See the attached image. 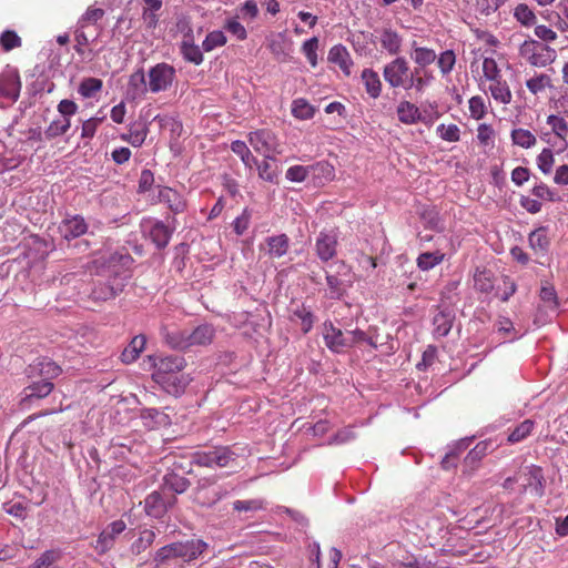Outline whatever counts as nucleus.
<instances>
[{
	"mask_svg": "<svg viewBox=\"0 0 568 568\" xmlns=\"http://www.w3.org/2000/svg\"><path fill=\"white\" fill-rule=\"evenodd\" d=\"M239 454L232 446H216L209 450L192 454V463L200 467L230 468L232 473L240 468Z\"/></svg>",
	"mask_w": 568,
	"mask_h": 568,
	"instance_id": "f257e3e1",
	"label": "nucleus"
},
{
	"mask_svg": "<svg viewBox=\"0 0 568 568\" xmlns=\"http://www.w3.org/2000/svg\"><path fill=\"white\" fill-rule=\"evenodd\" d=\"M519 55L532 67L545 68L556 60L557 53L555 49L529 39L519 47Z\"/></svg>",
	"mask_w": 568,
	"mask_h": 568,
	"instance_id": "f03ea898",
	"label": "nucleus"
},
{
	"mask_svg": "<svg viewBox=\"0 0 568 568\" xmlns=\"http://www.w3.org/2000/svg\"><path fill=\"white\" fill-rule=\"evenodd\" d=\"M229 489L216 484L215 477H203L197 480L194 501L202 507H211L226 497Z\"/></svg>",
	"mask_w": 568,
	"mask_h": 568,
	"instance_id": "7ed1b4c3",
	"label": "nucleus"
},
{
	"mask_svg": "<svg viewBox=\"0 0 568 568\" xmlns=\"http://www.w3.org/2000/svg\"><path fill=\"white\" fill-rule=\"evenodd\" d=\"M412 72L406 59L398 57L384 67L383 75L390 88L407 90Z\"/></svg>",
	"mask_w": 568,
	"mask_h": 568,
	"instance_id": "20e7f679",
	"label": "nucleus"
},
{
	"mask_svg": "<svg viewBox=\"0 0 568 568\" xmlns=\"http://www.w3.org/2000/svg\"><path fill=\"white\" fill-rule=\"evenodd\" d=\"M176 78L173 65L160 62L153 65L148 72V89L151 93H159L171 88Z\"/></svg>",
	"mask_w": 568,
	"mask_h": 568,
	"instance_id": "39448f33",
	"label": "nucleus"
},
{
	"mask_svg": "<svg viewBox=\"0 0 568 568\" xmlns=\"http://www.w3.org/2000/svg\"><path fill=\"white\" fill-rule=\"evenodd\" d=\"M247 138L252 148L266 159H273V154L281 153L276 135L270 130L261 129L250 132Z\"/></svg>",
	"mask_w": 568,
	"mask_h": 568,
	"instance_id": "423d86ee",
	"label": "nucleus"
},
{
	"mask_svg": "<svg viewBox=\"0 0 568 568\" xmlns=\"http://www.w3.org/2000/svg\"><path fill=\"white\" fill-rule=\"evenodd\" d=\"M178 27L180 30L186 29L183 40L181 42V54L183 55V59L187 62L194 63L195 65H199L203 62V53L199 45L194 43L193 39V31L191 27L189 26L187 21H179Z\"/></svg>",
	"mask_w": 568,
	"mask_h": 568,
	"instance_id": "0eeeda50",
	"label": "nucleus"
},
{
	"mask_svg": "<svg viewBox=\"0 0 568 568\" xmlns=\"http://www.w3.org/2000/svg\"><path fill=\"white\" fill-rule=\"evenodd\" d=\"M21 79L19 71L13 68H7L0 73V94L16 102L20 97L21 91Z\"/></svg>",
	"mask_w": 568,
	"mask_h": 568,
	"instance_id": "6e6552de",
	"label": "nucleus"
},
{
	"mask_svg": "<svg viewBox=\"0 0 568 568\" xmlns=\"http://www.w3.org/2000/svg\"><path fill=\"white\" fill-rule=\"evenodd\" d=\"M126 528V525L123 520H114L106 526V528L99 535L95 540L94 549L99 555L106 554L110 549L113 548L115 538L121 532H123Z\"/></svg>",
	"mask_w": 568,
	"mask_h": 568,
	"instance_id": "1a4fd4ad",
	"label": "nucleus"
},
{
	"mask_svg": "<svg viewBox=\"0 0 568 568\" xmlns=\"http://www.w3.org/2000/svg\"><path fill=\"white\" fill-rule=\"evenodd\" d=\"M323 338L327 348L334 353H343L349 348L347 329L343 332L335 327L332 322L324 323Z\"/></svg>",
	"mask_w": 568,
	"mask_h": 568,
	"instance_id": "9d476101",
	"label": "nucleus"
},
{
	"mask_svg": "<svg viewBox=\"0 0 568 568\" xmlns=\"http://www.w3.org/2000/svg\"><path fill=\"white\" fill-rule=\"evenodd\" d=\"M185 366L186 363L182 356L171 355L162 357L154 364L153 379L159 383L162 381V377L180 373Z\"/></svg>",
	"mask_w": 568,
	"mask_h": 568,
	"instance_id": "9b49d317",
	"label": "nucleus"
},
{
	"mask_svg": "<svg viewBox=\"0 0 568 568\" xmlns=\"http://www.w3.org/2000/svg\"><path fill=\"white\" fill-rule=\"evenodd\" d=\"M173 544V550L176 551L181 564L184 566L186 562H191L199 558L207 545L201 539H190L185 541H176Z\"/></svg>",
	"mask_w": 568,
	"mask_h": 568,
	"instance_id": "f8f14e48",
	"label": "nucleus"
},
{
	"mask_svg": "<svg viewBox=\"0 0 568 568\" xmlns=\"http://www.w3.org/2000/svg\"><path fill=\"white\" fill-rule=\"evenodd\" d=\"M158 201L164 203L174 215L183 213L187 207L185 197L169 186H158Z\"/></svg>",
	"mask_w": 568,
	"mask_h": 568,
	"instance_id": "ddd939ff",
	"label": "nucleus"
},
{
	"mask_svg": "<svg viewBox=\"0 0 568 568\" xmlns=\"http://www.w3.org/2000/svg\"><path fill=\"white\" fill-rule=\"evenodd\" d=\"M310 171H320L327 179H332L334 168L327 162H318L311 166L293 165L286 171V179L292 182H303L308 176Z\"/></svg>",
	"mask_w": 568,
	"mask_h": 568,
	"instance_id": "4468645a",
	"label": "nucleus"
},
{
	"mask_svg": "<svg viewBox=\"0 0 568 568\" xmlns=\"http://www.w3.org/2000/svg\"><path fill=\"white\" fill-rule=\"evenodd\" d=\"M291 246L290 237L286 234L272 235L265 239L260 251L264 252L268 258H280L284 256Z\"/></svg>",
	"mask_w": 568,
	"mask_h": 568,
	"instance_id": "2eb2a0df",
	"label": "nucleus"
},
{
	"mask_svg": "<svg viewBox=\"0 0 568 568\" xmlns=\"http://www.w3.org/2000/svg\"><path fill=\"white\" fill-rule=\"evenodd\" d=\"M523 475L525 477L523 491H526L529 488L537 497H541L544 495L545 487L542 468L536 465H530L525 467Z\"/></svg>",
	"mask_w": 568,
	"mask_h": 568,
	"instance_id": "dca6fc26",
	"label": "nucleus"
},
{
	"mask_svg": "<svg viewBox=\"0 0 568 568\" xmlns=\"http://www.w3.org/2000/svg\"><path fill=\"white\" fill-rule=\"evenodd\" d=\"M123 291V285L113 281H98L91 291V298L97 302H105L114 298Z\"/></svg>",
	"mask_w": 568,
	"mask_h": 568,
	"instance_id": "f3484780",
	"label": "nucleus"
},
{
	"mask_svg": "<svg viewBox=\"0 0 568 568\" xmlns=\"http://www.w3.org/2000/svg\"><path fill=\"white\" fill-rule=\"evenodd\" d=\"M214 329L210 325H201L189 332L187 339L174 341L173 344L182 347H190L193 345H206L213 341Z\"/></svg>",
	"mask_w": 568,
	"mask_h": 568,
	"instance_id": "a211bd4d",
	"label": "nucleus"
},
{
	"mask_svg": "<svg viewBox=\"0 0 568 568\" xmlns=\"http://www.w3.org/2000/svg\"><path fill=\"white\" fill-rule=\"evenodd\" d=\"M88 231V224L83 216L73 215L70 217H65L61 225L60 232L65 240L77 239Z\"/></svg>",
	"mask_w": 568,
	"mask_h": 568,
	"instance_id": "6ab92c4d",
	"label": "nucleus"
},
{
	"mask_svg": "<svg viewBox=\"0 0 568 568\" xmlns=\"http://www.w3.org/2000/svg\"><path fill=\"white\" fill-rule=\"evenodd\" d=\"M337 239L334 234L321 232L316 239L315 250L321 261L327 262L336 255Z\"/></svg>",
	"mask_w": 568,
	"mask_h": 568,
	"instance_id": "aec40b11",
	"label": "nucleus"
},
{
	"mask_svg": "<svg viewBox=\"0 0 568 568\" xmlns=\"http://www.w3.org/2000/svg\"><path fill=\"white\" fill-rule=\"evenodd\" d=\"M396 114L398 121L406 125H413L418 122L426 123L425 118H423L419 108L407 100H403L398 103L396 108Z\"/></svg>",
	"mask_w": 568,
	"mask_h": 568,
	"instance_id": "412c9836",
	"label": "nucleus"
},
{
	"mask_svg": "<svg viewBox=\"0 0 568 568\" xmlns=\"http://www.w3.org/2000/svg\"><path fill=\"white\" fill-rule=\"evenodd\" d=\"M173 544L161 547L154 555V568H183Z\"/></svg>",
	"mask_w": 568,
	"mask_h": 568,
	"instance_id": "4be33fe9",
	"label": "nucleus"
},
{
	"mask_svg": "<svg viewBox=\"0 0 568 568\" xmlns=\"http://www.w3.org/2000/svg\"><path fill=\"white\" fill-rule=\"evenodd\" d=\"M327 60L339 67L342 72L346 75H351V69L353 67V60L346 47L336 44L328 51Z\"/></svg>",
	"mask_w": 568,
	"mask_h": 568,
	"instance_id": "5701e85b",
	"label": "nucleus"
},
{
	"mask_svg": "<svg viewBox=\"0 0 568 568\" xmlns=\"http://www.w3.org/2000/svg\"><path fill=\"white\" fill-rule=\"evenodd\" d=\"M54 385L50 381H38L33 382L29 386L23 389L24 396L21 399V403H31L33 399H42L51 394Z\"/></svg>",
	"mask_w": 568,
	"mask_h": 568,
	"instance_id": "b1692460",
	"label": "nucleus"
},
{
	"mask_svg": "<svg viewBox=\"0 0 568 568\" xmlns=\"http://www.w3.org/2000/svg\"><path fill=\"white\" fill-rule=\"evenodd\" d=\"M171 223L175 224L174 217H172ZM174 230H175V225H173L171 227L170 225H166L162 221H156L153 224V226L150 229V232H149L150 239L156 245L158 248H163L169 244Z\"/></svg>",
	"mask_w": 568,
	"mask_h": 568,
	"instance_id": "393cba45",
	"label": "nucleus"
},
{
	"mask_svg": "<svg viewBox=\"0 0 568 568\" xmlns=\"http://www.w3.org/2000/svg\"><path fill=\"white\" fill-rule=\"evenodd\" d=\"M190 382V376L180 372L174 375H170L169 377H162V381L158 384L161 385L169 394L179 396L185 390Z\"/></svg>",
	"mask_w": 568,
	"mask_h": 568,
	"instance_id": "a878e982",
	"label": "nucleus"
},
{
	"mask_svg": "<svg viewBox=\"0 0 568 568\" xmlns=\"http://www.w3.org/2000/svg\"><path fill=\"white\" fill-rule=\"evenodd\" d=\"M144 510L145 513L153 518H161L165 515L168 510L166 501L163 499V496L159 491H152L144 499Z\"/></svg>",
	"mask_w": 568,
	"mask_h": 568,
	"instance_id": "bb28decb",
	"label": "nucleus"
},
{
	"mask_svg": "<svg viewBox=\"0 0 568 568\" xmlns=\"http://www.w3.org/2000/svg\"><path fill=\"white\" fill-rule=\"evenodd\" d=\"M146 337L142 334L134 336L129 345L121 353V361L124 364L135 362L145 348Z\"/></svg>",
	"mask_w": 568,
	"mask_h": 568,
	"instance_id": "cd10ccee",
	"label": "nucleus"
},
{
	"mask_svg": "<svg viewBox=\"0 0 568 568\" xmlns=\"http://www.w3.org/2000/svg\"><path fill=\"white\" fill-rule=\"evenodd\" d=\"M493 99L501 104H509L513 100V93L506 80L503 78L491 81L488 87Z\"/></svg>",
	"mask_w": 568,
	"mask_h": 568,
	"instance_id": "c85d7f7f",
	"label": "nucleus"
},
{
	"mask_svg": "<svg viewBox=\"0 0 568 568\" xmlns=\"http://www.w3.org/2000/svg\"><path fill=\"white\" fill-rule=\"evenodd\" d=\"M423 529L430 542L436 541L438 538L444 537L443 532L446 529V520L443 516H432L424 523Z\"/></svg>",
	"mask_w": 568,
	"mask_h": 568,
	"instance_id": "c756f323",
	"label": "nucleus"
},
{
	"mask_svg": "<svg viewBox=\"0 0 568 568\" xmlns=\"http://www.w3.org/2000/svg\"><path fill=\"white\" fill-rule=\"evenodd\" d=\"M361 79L367 94L373 99H377L382 92V82L378 73L373 69H364Z\"/></svg>",
	"mask_w": 568,
	"mask_h": 568,
	"instance_id": "7c9ffc66",
	"label": "nucleus"
},
{
	"mask_svg": "<svg viewBox=\"0 0 568 568\" xmlns=\"http://www.w3.org/2000/svg\"><path fill=\"white\" fill-rule=\"evenodd\" d=\"M268 49L280 62H285L290 58V43L282 34H277V37L270 41Z\"/></svg>",
	"mask_w": 568,
	"mask_h": 568,
	"instance_id": "2f4dec72",
	"label": "nucleus"
},
{
	"mask_svg": "<svg viewBox=\"0 0 568 568\" xmlns=\"http://www.w3.org/2000/svg\"><path fill=\"white\" fill-rule=\"evenodd\" d=\"M412 59L417 65L415 69H425L436 61L437 55L433 49L415 47L412 53Z\"/></svg>",
	"mask_w": 568,
	"mask_h": 568,
	"instance_id": "473e14b6",
	"label": "nucleus"
},
{
	"mask_svg": "<svg viewBox=\"0 0 568 568\" xmlns=\"http://www.w3.org/2000/svg\"><path fill=\"white\" fill-rule=\"evenodd\" d=\"M71 128L70 119H54L50 122V124L45 128L43 134L45 140H53L58 136L65 134Z\"/></svg>",
	"mask_w": 568,
	"mask_h": 568,
	"instance_id": "72a5a7b5",
	"label": "nucleus"
},
{
	"mask_svg": "<svg viewBox=\"0 0 568 568\" xmlns=\"http://www.w3.org/2000/svg\"><path fill=\"white\" fill-rule=\"evenodd\" d=\"M444 260L445 253H443L440 250H436L435 252H425L419 254L416 263L419 270L429 271L436 265L440 264Z\"/></svg>",
	"mask_w": 568,
	"mask_h": 568,
	"instance_id": "f704fd0d",
	"label": "nucleus"
},
{
	"mask_svg": "<svg viewBox=\"0 0 568 568\" xmlns=\"http://www.w3.org/2000/svg\"><path fill=\"white\" fill-rule=\"evenodd\" d=\"M434 334L437 337L446 336L453 327V316L450 313L440 311L433 318Z\"/></svg>",
	"mask_w": 568,
	"mask_h": 568,
	"instance_id": "c9c22d12",
	"label": "nucleus"
},
{
	"mask_svg": "<svg viewBox=\"0 0 568 568\" xmlns=\"http://www.w3.org/2000/svg\"><path fill=\"white\" fill-rule=\"evenodd\" d=\"M550 241L546 227H539L529 234V245L537 253H545Z\"/></svg>",
	"mask_w": 568,
	"mask_h": 568,
	"instance_id": "e433bc0d",
	"label": "nucleus"
},
{
	"mask_svg": "<svg viewBox=\"0 0 568 568\" xmlns=\"http://www.w3.org/2000/svg\"><path fill=\"white\" fill-rule=\"evenodd\" d=\"M381 45L390 54H397L400 50L402 39L397 32L386 29L381 34Z\"/></svg>",
	"mask_w": 568,
	"mask_h": 568,
	"instance_id": "4c0bfd02",
	"label": "nucleus"
},
{
	"mask_svg": "<svg viewBox=\"0 0 568 568\" xmlns=\"http://www.w3.org/2000/svg\"><path fill=\"white\" fill-rule=\"evenodd\" d=\"M148 135V128L144 124H133L129 129L128 134H123L121 136L122 140L129 142L132 146L139 148L141 146Z\"/></svg>",
	"mask_w": 568,
	"mask_h": 568,
	"instance_id": "58836bf2",
	"label": "nucleus"
},
{
	"mask_svg": "<svg viewBox=\"0 0 568 568\" xmlns=\"http://www.w3.org/2000/svg\"><path fill=\"white\" fill-rule=\"evenodd\" d=\"M103 87L102 80L98 78H84L79 84L78 92L84 99L95 97Z\"/></svg>",
	"mask_w": 568,
	"mask_h": 568,
	"instance_id": "ea45409f",
	"label": "nucleus"
},
{
	"mask_svg": "<svg viewBox=\"0 0 568 568\" xmlns=\"http://www.w3.org/2000/svg\"><path fill=\"white\" fill-rule=\"evenodd\" d=\"M510 138L515 145L523 149H530L537 142L536 136L529 130L523 128L514 129L510 133Z\"/></svg>",
	"mask_w": 568,
	"mask_h": 568,
	"instance_id": "a19ab883",
	"label": "nucleus"
},
{
	"mask_svg": "<svg viewBox=\"0 0 568 568\" xmlns=\"http://www.w3.org/2000/svg\"><path fill=\"white\" fill-rule=\"evenodd\" d=\"M129 88L130 91H132L134 98L150 92L148 89V80L142 69L136 70L130 75Z\"/></svg>",
	"mask_w": 568,
	"mask_h": 568,
	"instance_id": "79ce46f5",
	"label": "nucleus"
},
{
	"mask_svg": "<svg viewBox=\"0 0 568 568\" xmlns=\"http://www.w3.org/2000/svg\"><path fill=\"white\" fill-rule=\"evenodd\" d=\"M535 427V423L531 419H525L518 426H516L508 435L507 440L510 444H516L527 438Z\"/></svg>",
	"mask_w": 568,
	"mask_h": 568,
	"instance_id": "37998d69",
	"label": "nucleus"
},
{
	"mask_svg": "<svg viewBox=\"0 0 568 568\" xmlns=\"http://www.w3.org/2000/svg\"><path fill=\"white\" fill-rule=\"evenodd\" d=\"M474 287L481 293H490L494 288L491 273L477 268L474 275Z\"/></svg>",
	"mask_w": 568,
	"mask_h": 568,
	"instance_id": "c03bdc74",
	"label": "nucleus"
},
{
	"mask_svg": "<svg viewBox=\"0 0 568 568\" xmlns=\"http://www.w3.org/2000/svg\"><path fill=\"white\" fill-rule=\"evenodd\" d=\"M155 540V532L151 529H144L140 532L139 538L132 544L131 551L140 555L146 550Z\"/></svg>",
	"mask_w": 568,
	"mask_h": 568,
	"instance_id": "a18cd8bd",
	"label": "nucleus"
},
{
	"mask_svg": "<svg viewBox=\"0 0 568 568\" xmlns=\"http://www.w3.org/2000/svg\"><path fill=\"white\" fill-rule=\"evenodd\" d=\"M469 115L474 120H481L487 114L486 99L481 95H474L468 101Z\"/></svg>",
	"mask_w": 568,
	"mask_h": 568,
	"instance_id": "49530a36",
	"label": "nucleus"
},
{
	"mask_svg": "<svg viewBox=\"0 0 568 568\" xmlns=\"http://www.w3.org/2000/svg\"><path fill=\"white\" fill-rule=\"evenodd\" d=\"M526 87L532 94H538L551 87V79L548 74L540 73L526 81Z\"/></svg>",
	"mask_w": 568,
	"mask_h": 568,
	"instance_id": "de8ad7c7",
	"label": "nucleus"
},
{
	"mask_svg": "<svg viewBox=\"0 0 568 568\" xmlns=\"http://www.w3.org/2000/svg\"><path fill=\"white\" fill-rule=\"evenodd\" d=\"M265 508V501L261 498L235 500L233 509L237 513H256Z\"/></svg>",
	"mask_w": 568,
	"mask_h": 568,
	"instance_id": "09e8293b",
	"label": "nucleus"
},
{
	"mask_svg": "<svg viewBox=\"0 0 568 568\" xmlns=\"http://www.w3.org/2000/svg\"><path fill=\"white\" fill-rule=\"evenodd\" d=\"M314 108L305 99H296L292 103V114L296 119L308 120L314 116Z\"/></svg>",
	"mask_w": 568,
	"mask_h": 568,
	"instance_id": "8fccbe9b",
	"label": "nucleus"
},
{
	"mask_svg": "<svg viewBox=\"0 0 568 568\" xmlns=\"http://www.w3.org/2000/svg\"><path fill=\"white\" fill-rule=\"evenodd\" d=\"M547 124L550 125L552 133L557 138L564 141L566 140L568 135V123L564 118L556 114H550L547 118Z\"/></svg>",
	"mask_w": 568,
	"mask_h": 568,
	"instance_id": "3c124183",
	"label": "nucleus"
},
{
	"mask_svg": "<svg viewBox=\"0 0 568 568\" xmlns=\"http://www.w3.org/2000/svg\"><path fill=\"white\" fill-rule=\"evenodd\" d=\"M514 17L525 27L534 26L537 20L535 12L526 3H520L515 8Z\"/></svg>",
	"mask_w": 568,
	"mask_h": 568,
	"instance_id": "603ef678",
	"label": "nucleus"
},
{
	"mask_svg": "<svg viewBox=\"0 0 568 568\" xmlns=\"http://www.w3.org/2000/svg\"><path fill=\"white\" fill-rule=\"evenodd\" d=\"M438 136L447 142H458L460 140V129L457 124H439L436 129Z\"/></svg>",
	"mask_w": 568,
	"mask_h": 568,
	"instance_id": "864d4df0",
	"label": "nucleus"
},
{
	"mask_svg": "<svg viewBox=\"0 0 568 568\" xmlns=\"http://www.w3.org/2000/svg\"><path fill=\"white\" fill-rule=\"evenodd\" d=\"M439 71L443 75H448L456 63V54L453 50H446L436 59Z\"/></svg>",
	"mask_w": 568,
	"mask_h": 568,
	"instance_id": "5fc2aeb1",
	"label": "nucleus"
},
{
	"mask_svg": "<svg viewBox=\"0 0 568 568\" xmlns=\"http://www.w3.org/2000/svg\"><path fill=\"white\" fill-rule=\"evenodd\" d=\"M326 283L328 287V296L333 300H339L345 294V285L336 275L327 274Z\"/></svg>",
	"mask_w": 568,
	"mask_h": 568,
	"instance_id": "6e6d98bb",
	"label": "nucleus"
},
{
	"mask_svg": "<svg viewBox=\"0 0 568 568\" xmlns=\"http://www.w3.org/2000/svg\"><path fill=\"white\" fill-rule=\"evenodd\" d=\"M537 166L544 174H550L555 163V155L551 149L545 148L537 156Z\"/></svg>",
	"mask_w": 568,
	"mask_h": 568,
	"instance_id": "4d7b16f0",
	"label": "nucleus"
},
{
	"mask_svg": "<svg viewBox=\"0 0 568 568\" xmlns=\"http://www.w3.org/2000/svg\"><path fill=\"white\" fill-rule=\"evenodd\" d=\"M226 43V37L222 31L215 30L210 32L202 43V48L205 52H210L217 47H222Z\"/></svg>",
	"mask_w": 568,
	"mask_h": 568,
	"instance_id": "13d9d810",
	"label": "nucleus"
},
{
	"mask_svg": "<svg viewBox=\"0 0 568 568\" xmlns=\"http://www.w3.org/2000/svg\"><path fill=\"white\" fill-rule=\"evenodd\" d=\"M483 74H484V78L489 82L503 78L501 71L494 58H485L484 59Z\"/></svg>",
	"mask_w": 568,
	"mask_h": 568,
	"instance_id": "bf43d9fd",
	"label": "nucleus"
},
{
	"mask_svg": "<svg viewBox=\"0 0 568 568\" xmlns=\"http://www.w3.org/2000/svg\"><path fill=\"white\" fill-rule=\"evenodd\" d=\"M347 338L349 348L361 343H367L371 347L377 348L376 342L362 329L355 328L347 331Z\"/></svg>",
	"mask_w": 568,
	"mask_h": 568,
	"instance_id": "052dcab7",
	"label": "nucleus"
},
{
	"mask_svg": "<svg viewBox=\"0 0 568 568\" xmlns=\"http://www.w3.org/2000/svg\"><path fill=\"white\" fill-rule=\"evenodd\" d=\"M21 38L12 30H6L0 36V44L4 51L21 47Z\"/></svg>",
	"mask_w": 568,
	"mask_h": 568,
	"instance_id": "680f3d73",
	"label": "nucleus"
},
{
	"mask_svg": "<svg viewBox=\"0 0 568 568\" xmlns=\"http://www.w3.org/2000/svg\"><path fill=\"white\" fill-rule=\"evenodd\" d=\"M317 49L318 39L316 37L306 40L302 45V51L313 68L317 65Z\"/></svg>",
	"mask_w": 568,
	"mask_h": 568,
	"instance_id": "e2e57ef3",
	"label": "nucleus"
},
{
	"mask_svg": "<svg viewBox=\"0 0 568 568\" xmlns=\"http://www.w3.org/2000/svg\"><path fill=\"white\" fill-rule=\"evenodd\" d=\"M40 366V375L43 376V381H51L58 377L62 369L54 362L49 359H43L39 363Z\"/></svg>",
	"mask_w": 568,
	"mask_h": 568,
	"instance_id": "0e129e2a",
	"label": "nucleus"
},
{
	"mask_svg": "<svg viewBox=\"0 0 568 568\" xmlns=\"http://www.w3.org/2000/svg\"><path fill=\"white\" fill-rule=\"evenodd\" d=\"M61 558L59 550L44 551L30 568H48Z\"/></svg>",
	"mask_w": 568,
	"mask_h": 568,
	"instance_id": "69168bd1",
	"label": "nucleus"
},
{
	"mask_svg": "<svg viewBox=\"0 0 568 568\" xmlns=\"http://www.w3.org/2000/svg\"><path fill=\"white\" fill-rule=\"evenodd\" d=\"M252 212L250 209L245 207L240 216H237L233 222V230L236 235H243L251 223Z\"/></svg>",
	"mask_w": 568,
	"mask_h": 568,
	"instance_id": "338daca9",
	"label": "nucleus"
},
{
	"mask_svg": "<svg viewBox=\"0 0 568 568\" xmlns=\"http://www.w3.org/2000/svg\"><path fill=\"white\" fill-rule=\"evenodd\" d=\"M271 159H264L261 163L257 162L258 176L267 182H273L276 176V168L270 162Z\"/></svg>",
	"mask_w": 568,
	"mask_h": 568,
	"instance_id": "774afa93",
	"label": "nucleus"
}]
</instances>
